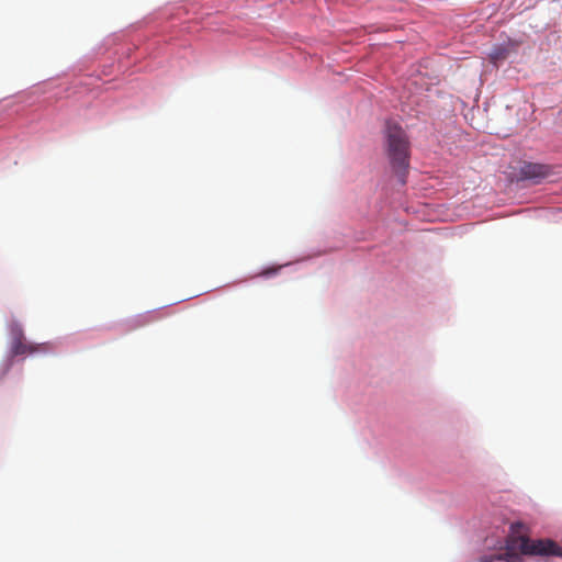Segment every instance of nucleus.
<instances>
[{
  "instance_id": "obj_1",
  "label": "nucleus",
  "mask_w": 562,
  "mask_h": 562,
  "mask_svg": "<svg viewBox=\"0 0 562 562\" xmlns=\"http://www.w3.org/2000/svg\"><path fill=\"white\" fill-rule=\"evenodd\" d=\"M510 529L505 552L484 555L479 562H524L522 554L562 557V548L555 541L551 539L530 540L522 532L525 529L522 524H513Z\"/></svg>"
},
{
  "instance_id": "obj_2",
  "label": "nucleus",
  "mask_w": 562,
  "mask_h": 562,
  "mask_svg": "<svg viewBox=\"0 0 562 562\" xmlns=\"http://www.w3.org/2000/svg\"><path fill=\"white\" fill-rule=\"evenodd\" d=\"M387 156L393 171L402 184L406 182L409 167V142L404 130L393 122H387L385 127Z\"/></svg>"
},
{
  "instance_id": "obj_3",
  "label": "nucleus",
  "mask_w": 562,
  "mask_h": 562,
  "mask_svg": "<svg viewBox=\"0 0 562 562\" xmlns=\"http://www.w3.org/2000/svg\"><path fill=\"white\" fill-rule=\"evenodd\" d=\"M47 344H32L25 340L23 330L20 326L11 328V346L10 351L12 356L33 355L40 351H47Z\"/></svg>"
},
{
  "instance_id": "obj_4",
  "label": "nucleus",
  "mask_w": 562,
  "mask_h": 562,
  "mask_svg": "<svg viewBox=\"0 0 562 562\" xmlns=\"http://www.w3.org/2000/svg\"><path fill=\"white\" fill-rule=\"evenodd\" d=\"M551 169L548 165L536 162H524L519 168V177L522 180H531L536 183L550 176Z\"/></svg>"
},
{
  "instance_id": "obj_5",
  "label": "nucleus",
  "mask_w": 562,
  "mask_h": 562,
  "mask_svg": "<svg viewBox=\"0 0 562 562\" xmlns=\"http://www.w3.org/2000/svg\"><path fill=\"white\" fill-rule=\"evenodd\" d=\"M517 52V44L507 42L501 45H496L491 50L488 57L490 61L496 67L506 60L512 54Z\"/></svg>"
}]
</instances>
